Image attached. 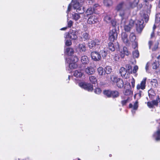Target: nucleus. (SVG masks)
<instances>
[{"label":"nucleus","instance_id":"1","mask_svg":"<svg viewBox=\"0 0 160 160\" xmlns=\"http://www.w3.org/2000/svg\"><path fill=\"white\" fill-rule=\"evenodd\" d=\"M84 0H72L71 3L68 6V10L67 11V13L71 9L72 6L75 9H76V11L79 14L82 13L83 11L82 10V5Z\"/></svg>","mask_w":160,"mask_h":160},{"label":"nucleus","instance_id":"2","mask_svg":"<svg viewBox=\"0 0 160 160\" xmlns=\"http://www.w3.org/2000/svg\"><path fill=\"white\" fill-rule=\"evenodd\" d=\"M128 9L126 4L123 2L119 3L116 8V10L119 12V15L122 18H123L124 15L125 11Z\"/></svg>","mask_w":160,"mask_h":160},{"label":"nucleus","instance_id":"3","mask_svg":"<svg viewBox=\"0 0 160 160\" xmlns=\"http://www.w3.org/2000/svg\"><path fill=\"white\" fill-rule=\"evenodd\" d=\"M88 44L90 48L95 49V50L97 49H100V41L98 39H95L89 41Z\"/></svg>","mask_w":160,"mask_h":160},{"label":"nucleus","instance_id":"4","mask_svg":"<svg viewBox=\"0 0 160 160\" xmlns=\"http://www.w3.org/2000/svg\"><path fill=\"white\" fill-rule=\"evenodd\" d=\"M100 49H96L91 52V56L92 60L95 61H99L101 59L100 54L99 53Z\"/></svg>","mask_w":160,"mask_h":160},{"label":"nucleus","instance_id":"5","mask_svg":"<svg viewBox=\"0 0 160 160\" xmlns=\"http://www.w3.org/2000/svg\"><path fill=\"white\" fill-rule=\"evenodd\" d=\"M77 32L76 31L72 30L69 32H66L64 35V37L66 38H69L75 40L77 39Z\"/></svg>","mask_w":160,"mask_h":160},{"label":"nucleus","instance_id":"6","mask_svg":"<svg viewBox=\"0 0 160 160\" xmlns=\"http://www.w3.org/2000/svg\"><path fill=\"white\" fill-rule=\"evenodd\" d=\"M118 37V33L116 29L113 28L110 31L109 33L108 39L110 42H114L116 40Z\"/></svg>","mask_w":160,"mask_h":160},{"label":"nucleus","instance_id":"7","mask_svg":"<svg viewBox=\"0 0 160 160\" xmlns=\"http://www.w3.org/2000/svg\"><path fill=\"white\" fill-rule=\"evenodd\" d=\"M79 86L88 91H91L93 90V85L90 83L82 82L79 83Z\"/></svg>","mask_w":160,"mask_h":160},{"label":"nucleus","instance_id":"8","mask_svg":"<svg viewBox=\"0 0 160 160\" xmlns=\"http://www.w3.org/2000/svg\"><path fill=\"white\" fill-rule=\"evenodd\" d=\"M115 45L112 42H110L108 44V48L109 50V52L111 51L113 52L115 51V49H119V46L118 43L117 42L115 43Z\"/></svg>","mask_w":160,"mask_h":160},{"label":"nucleus","instance_id":"9","mask_svg":"<svg viewBox=\"0 0 160 160\" xmlns=\"http://www.w3.org/2000/svg\"><path fill=\"white\" fill-rule=\"evenodd\" d=\"M143 20H141L138 21L137 23L136 24V30L138 32L141 33L142 32L144 27L143 25Z\"/></svg>","mask_w":160,"mask_h":160},{"label":"nucleus","instance_id":"10","mask_svg":"<svg viewBox=\"0 0 160 160\" xmlns=\"http://www.w3.org/2000/svg\"><path fill=\"white\" fill-rule=\"evenodd\" d=\"M119 73L122 77L125 78H127L128 76L130 74V73L126 70V68L123 67H122L120 69Z\"/></svg>","mask_w":160,"mask_h":160},{"label":"nucleus","instance_id":"11","mask_svg":"<svg viewBox=\"0 0 160 160\" xmlns=\"http://www.w3.org/2000/svg\"><path fill=\"white\" fill-rule=\"evenodd\" d=\"M98 21L97 16H91L88 19V23L89 24H92L96 23Z\"/></svg>","mask_w":160,"mask_h":160},{"label":"nucleus","instance_id":"12","mask_svg":"<svg viewBox=\"0 0 160 160\" xmlns=\"http://www.w3.org/2000/svg\"><path fill=\"white\" fill-rule=\"evenodd\" d=\"M146 79V78H143L140 84H138L137 85V89L139 90L140 89H141L142 90H143L145 89Z\"/></svg>","mask_w":160,"mask_h":160},{"label":"nucleus","instance_id":"13","mask_svg":"<svg viewBox=\"0 0 160 160\" xmlns=\"http://www.w3.org/2000/svg\"><path fill=\"white\" fill-rule=\"evenodd\" d=\"M86 73L88 75H92L95 72L94 68L91 66L88 67L85 70Z\"/></svg>","mask_w":160,"mask_h":160},{"label":"nucleus","instance_id":"14","mask_svg":"<svg viewBox=\"0 0 160 160\" xmlns=\"http://www.w3.org/2000/svg\"><path fill=\"white\" fill-rule=\"evenodd\" d=\"M128 34L124 32H123L121 34V38L123 42L126 44H128L129 40L128 39Z\"/></svg>","mask_w":160,"mask_h":160},{"label":"nucleus","instance_id":"15","mask_svg":"<svg viewBox=\"0 0 160 160\" xmlns=\"http://www.w3.org/2000/svg\"><path fill=\"white\" fill-rule=\"evenodd\" d=\"M90 38V36L88 32H83L82 33L81 38L82 41H85L88 40Z\"/></svg>","mask_w":160,"mask_h":160},{"label":"nucleus","instance_id":"16","mask_svg":"<svg viewBox=\"0 0 160 160\" xmlns=\"http://www.w3.org/2000/svg\"><path fill=\"white\" fill-rule=\"evenodd\" d=\"M78 61V58L76 56H71L69 58H66V61L67 62H77Z\"/></svg>","mask_w":160,"mask_h":160},{"label":"nucleus","instance_id":"17","mask_svg":"<svg viewBox=\"0 0 160 160\" xmlns=\"http://www.w3.org/2000/svg\"><path fill=\"white\" fill-rule=\"evenodd\" d=\"M81 61L82 64L85 65L88 64L89 62V59L86 56H82L81 58Z\"/></svg>","mask_w":160,"mask_h":160},{"label":"nucleus","instance_id":"18","mask_svg":"<svg viewBox=\"0 0 160 160\" xmlns=\"http://www.w3.org/2000/svg\"><path fill=\"white\" fill-rule=\"evenodd\" d=\"M130 53L128 51L127 48L126 47H123V50L120 52L121 57L122 58L124 57L125 55L128 56Z\"/></svg>","mask_w":160,"mask_h":160},{"label":"nucleus","instance_id":"19","mask_svg":"<svg viewBox=\"0 0 160 160\" xmlns=\"http://www.w3.org/2000/svg\"><path fill=\"white\" fill-rule=\"evenodd\" d=\"M134 21L133 20H131L129 24L128 25H125L124 26V30L127 32H129L132 28L134 24Z\"/></svg>","mask_w":160,"mask_h":160},{"label":"nucleus","instance_id":"20","mask_svg":"<svg viewBox=\"0 0 160 160\" xmlns=\"http://www.w3.org/2000/svg\"><path fill=\"white\" fill-rule=\"evenodd\" d=\"M78 49L80 52H84L86 51L87 47L85 43L79 44L78 46Z\"/></svg>","mask_w":160,"mask_h":160},{"label":"nucleus","instance_id":"21","mask_svg":"<svg viewBox=\"0 0 160 160\" xmlns=\"http://www.w3.org/2000/svg\"><path fill=\"white\" fill-rule=\"evenodd\" d=\"M153 137L156 141L160 140V128H158L157 132L154 133Z\"/></svg>","mask_w":160,"mask_h":160},{"label":"nucleus","instance_id":"22","mask_svg":"<svg viewBox=\"0 0 160 160\" xmlns=\"http://www.w3.org/2000/svg\"><path fill=\"white\" fill-rule=\"evenodd\" d=\"M83 75V73L80 70H76L74 72V76L77 78H81Z\"/></svg>","mask_w":160,"mask_h":160},{"label":"nucleus","instance_id":"23","mask_svg":"<svg viewBox=\"0 0 160 160\" xmlns=\"http://www.w3.org/2000/svg\"><path fill=\"white\" fill-rule=\"evenodd\" d=\"M94 12L97 13L95 11H94L92 8H89L87 10L85 14V16L91 15Z\"/></svg>","mask_w":160,"mask_h":160},{"label":"nucleus","instance_id":"24","mask_svg":"<svg viewBox=\"0 0 160 160\" xmlns=\"http://www.w3.org/2000/svg\"><path fill=\"white\" fill-rule=\"evenodd\" d=\"M116 83L117 86L119 88H121L123 87L124 83L123 81L121 79L119 78Z\"/></svg>","mask_w":160,"mask_h":160},{"label":"nucleus","instance_id":"25","mask_svg":"<svg viewBox=\"0 0 160 160\" xmlns=\"http://www.w3.org/2000/svg\"><path fill=\"white\" fill-rule=\"evenodd\" d=\"M65 52L68 55L71 56L73 54L74 51L73 48H66Z\"/></svg>","mask_w":160,"mask_h":160},{"label":"nucleus","instance_id":"26","mask_svg":"<svg viewBox=\"0 0 160 160\" xmlns=\"http://www.w3.org/2000/svg\"><path fill=\"white\" fill-rule=\"evenodd\" d=\"M68 64V65L69 68L70 69H73L76 68L78 66L76 63V62H67Z\"/></svg>","mask_w":160,"mask_h":160},{"label":"nucleus","instance_id":"27","mask_svg":"<svg viewBox=\"0 0 160 160\" xmlns=\"http://www.w3.org/2000/svg\"><path fill=\"white\" fill-rule=\"evenodd\" d=\"M118 78L116 76L112 75L110 76V80L109 79L108 80L110 81L113 83H116Z\"/></svg>","mask_w":160,"mask_h":160},{"label":"nucleus","instance_id":"28","mask_svg":"<svg viewBox=\"0 0 160 160\" xmlns=\"http://www.w3.org/2000/svg\"><path fill=\"white\" fill-rule=\"evenodd\" d=\"M99 53L100 54L101 56L103 58H105L107 54V52L105 50H99Z\"/></svg>","mask_w":160,"mask_h":160},{"label":"nucleus","instance_id":"29","mask_svg":"<svg viewBox=\"0 0 160 160\" xmlns=\"http://www.w3.org/2000/svg\"><path fill=\"white\" fill-rule=\"evenodd\" d=\"M148 93L149 98L151 99H153L155 95L154 91L152 89H150L148 91Z\"/></svg>","mask_w":160,"mask_h":160},{"label":"nucleus","instance_id":"30","mask_svg":"<svg viewBox=\"0 0 160 160\" xmlns=\"http://www.w3.org/2000/svg\"><path fill=\"white\" fill-rule=\"evenodd\" d=\"M153 106H158L159 102H160V98L158 96H157V97L155 100H153L152 101Z\"/></svg>","mask_w":160,"mask_h":160},{"label":"nucleus","instance_id":"31","mask_svg":"<svg viewBox=\"0 0 160 160\" xmlns=\"http://www.w3.org/2000/svg\"><path fill=\"white\" fill-rule=\"evenodd\" d=\"M104 71L105 73L109 74L112 72V69L110 66H107L105 68Z\"/></svg>","mask_w":160,"mask_h":160},{"label":"nucleus","instance_id":"32","mask_svg":"<svg viewBox=\"0 0 160 160\" xmlns=\"http://www.w3.org/2000/svg\"><path fill=\"white\" fill-rule=\"evenodd\" d=\"M104 94L108 98L111 97L112 91L110 90H104L103 91Z\"/></svg>","mask_w":160,"mask_h":160},{"label":"nucleus","instance_id":"33","mask_svg":"<svg viewBox=\"0 0 160 160\" xmlns=\"http://www.w3.org/2000/svg\"><path fill=\"white\" fill-rule=\"evenodd\" d=\"M129 39L130 41L132 42H134L136 39V37L134 33H131L129 36Z\"/></svg>","mask_w":160,"mask_h":160},{"label":"nucleus","instance_id":"34","mask_svg":"<svg viewBox=\"0 0 160 160\" xmlns=\"http://www.w3.org/2000/svg\"><path fill=\"white\" fill-rule=\"evenodd\" d=\"M139 2V0H134L133 2L130 3V7L131 8H133L134 7L136 6L137 5Z\"/></svg>","mask_w":160,"mask_h":160},{"label":"nucleus","instance_id":"35","mask_svg":"<svg viewBox=\"0 0 160 160\" xmlns=\"http://www.w3.org/2000/svg\"><path fill=\"white\" fill-rule=\"evenodd\" d=\"M119 95V93L117 91H112L111 97L113 98H116Z\"/></svg>","mask_w":160,"mask_h":160},{"label":"nucleus","instance_id":"36","mask_svg":"<svg viewBox=\"0 0 160 160\" xmlns=\"http://www.w3.org/2000/svg\"><path fill=\"white\" fill-rule=\"evenodd\" d=\"M153 0H144L145 3V5L147 6L148 9H150L151 8L152 6L150 2H152Z\"/></svg>","mask_w":160,"mask_h":160},{"label":"nucleus","instance_id":"37","mask_svg":"<svg viewBox=\"0 0 160 160\" xmlns=\"http://www.w3.org/2000/svg\"><path fill=\"white\" fill-rule=\"evenodd\" d=\"M90 81L93 84H95L97 82V79L95 76H91L89 77Z\"/></svg>","mask_w":160,"mask_h":160},{"label":"nucleus","instance_id":"38","mask_svg":"<svg viewBox=\"0 0 160 160\" xmlns=\"http://www.w3.org/2000/svg\"><path fill=\"white\" fill-rule=\"evenodd\" d=\"M98 71L99 75H102L105 74L104 69L103 70L102 67H99L98 68Z\"/></svg>","mask_w":160,"mask_h":160},{"label":"nucleus","instance_id":"39","mask_svg":"<svg viewBox=\"0 0 160 160\" xmlns=\"http://www.w3.org/2000/svg\"><path fill=\"white\" fill-rule=\"evenodd\" d=\"M151 83L153 87L156 88L158 85V81L156 79H153L151 81Z\"/></svg>","mask_w":160,"mask_h":160},{"label":"nucleus","instance_id":"40","mask_svg":"<svg viewBox=\"0 0 160 160\" xmlns=\"http://www.w3.org/2000/svg\"><path fill=\"white\" fill-rule=\"evenodd\" d=\"M72 17L74 20L77 21L80 18V16L79 14L74 13L73 14H72Z\"/></svg>","mask_w":160,"mask_h":160},{"label":"nucleus","instance_id":"41","mask_svg":"<svg viewBox=\"0 0 160 160\" xmlns=\"http://www.w3.org/2000/svg\"><path fill=\"white\" fill-rule=\"evenodd\" d=\"M124 93V95L126 96H129L132 94V92L130 89H126Z\"/></svg>","mask_w":160,"mask_h":160},{"label":"nucleus","instance_id":"42","mask_svg":"<svg viewBox=\"0 0 160 160\" xmlns=\"http://www.w3.org/2000/svg\"><path fill=\"white\" fill-rule=\"evenodd\" d=\"M159 66V62L157 61L154 62L152 64V68L154 69H156Z\"/></svg>","mask_w":160,"mask_h":160},{"label":"nucleus","instance_id":"43","mask_svg":"<svg viewBox=\"0 0 160 160\" xmlns=\"http://www.w3.org/2000/svg\"><path fill=\"white\" fill-rule=\"evenodd\" d=\"M132 55L134 58H138L139 56V53L138 50H135L132 52Z\"/></svg>","mask_w":160,"mask_h":160},{"label":"nucleus","instance_id":"44","mask_svg":"<svg viewBox=\"0 0 160 160\" xmlns=\"http://www.w3.org/2000/svg\"><path fill=\"white\" fill-rule=\"evenodd\" d=\"M130 99V98L129 97H128L126 99L122 101L121 103L122 106H123L125 105L129 101Z\"/></svg>","mask_w":160,"mask_h":160},{"label":"nucleus","instance_id":"45","mask_svg":"<svg viewBox=\"0 0 160 160\" xmlns=\"http://www.w3.org/2000/svg\"><path fill=\"white\" fill-rule=\"evenodd\" d=\"M110 22H111V24L112 25V26L113 27H114V28L116 29V28L117 27V26H118V25L117 23L115 20H112Z\"/></svg>","mask_w":160,"mask_h":160},{"label":"nucleus","instance_id":"46","mask_svg":"<svg viewBox=\"0 0 160 160\" xmlns=\"http://www.w3.org/2000/svg\"><path fill=\"white\" fill-rule=\"evenodd\" d=\"M104 3L107 6H109L112 4V2L111 0H104Z\"/></svg>","mask_w":160,"mask_h":160},{"label":"nucleus","instance_id":"47","mask_svg":"<svg viewBox=\"0 0 160 160\" xmlns=\"http://www.w3.org/2000/svg\"><path fill=\"white\" fill-rule=\"evenodd\" d=\"M104 20L107 22L109 23L111 21V18L108 16H106L105 17Z\"/></svg>","mask_w":160,"mask_h":160},{"label":"nucleus","instance_id":"48","mask_svg":"<svg viewBox=\"0 0 160 160\" xmlns=\"http://www.w3.org/2000/svg\"><path fill=\"white\" fill-rule=\"evenodd\" d=\"M160 21V13L157 14L156 15L155 22L158 23Z\"/></svg>","mask_w":160,"mask_h":160},{"label":"nucleus","instance_id":"49","mask_svg":"<svg viewBox=\"0 0 160 160\" xmlns=\"http://www.w3.org/2000/svg\"><path fill=\"white\" fill-rule=\"evenodd\" d=\"M126 70H127L128 72L130 73V72H132V67L131 66L129 65H127L126 66Z\"/></svg>","mask_w":160,"mask_h":160},{"label":"nucleus","instance_id":"50","mask_svg":"<svg viewBox=\"0 0 160 160\" xmlns=\"http://www.w3.org/2000/svg\"><path fill=\"white\" fill-rule=\"evenodd\" d=\"M138 101H137L134 103V104L133 106V110H136L137 109V108L138 107Z\"/></svg>","mask_w":160,"mask_h":160},{"label":"nucleus","instance_id":"51","mask_svg":"<svg viewBox=\"0 0 160 160\" xmlns=\"http://www.w3.org/2000/svg\"><path fill=\"white\" fill-rule=\"evenodd\" d=\"M101 90L99 88H96L94 91V92L97 94H99L101 93Z\"/></svg>","mask_w":160,"mask_h":160},{"label":"nucleus","instance_id":"52","mask_svg":"<svg viewBox=\"0 0 160 160\" xmlns=\"http://www.w3.org/2000/svg\"><path fill=\"white\" fill-rule=\"evenodd\" d=\"M72 42L71 40H66L65 42V45L67 46H70L72 44Z\"/></svg>","mask_w":160,"mask_h":160},{"label":"nucleus","instance_id":"53","mask_svg":"<svg viewBox=\"0 0 160 160\" xmlns=\"http://www.w3.org/2000/svg\"><path fill=\"white\" fill-rule=\"evenodd\" d=\"M147 105L150 108H153V105L152 103V102H148L147 103Z\"/></svg>","mask_w":160,"mask_h":160},{"label":"nucleus","instance_id":"54","mask_svg":"<svg viewBox=\"0 0 160 160\" xmlns=\"http://www.w3.org/2000/svg\"><path fill=\"white\" fill-rule=\"evenodd\" d=\"M138 69V67L137 66H134L132 70L133 72L134 73H136L137 72Z\"/></svg>","mask_w":160,"mask_h":160},{"label":"nucleus","instance_id":"55","mask_svg":"<svg viewBox=\"0 0 160 160\" xmlns=\"http://www.w3.org/2000/svg\"><path fill=\"white\" fill-rule=\"evenodd\" d=\"M73 22L71 20L69 21L68 22V26L69 28H70L72 25Z\"/></svg>","mask_w":160,"mask_h":160},{"label":"nucleus","instance_id":"56","mask_svg":"<svg viewBox=\"0 0 160 160\" xmlns=\"http://www.w3.org/2000/svg\"><path fill=\"white\" fill-rule=\"evenodd\" d=\"M158 48V44L156 43L154 44V47L152 48V51H155Z\"/></svg>","mask_w":160,"mask_h":160},{"label":"nucleus","instance_id":"57","mask_svg":"<svg viewBox=\"0 0 160 160\" xmlns=\"http://www.w3.org/2000/svg\"><path fill=\"white\" fill-rule=\"evenodd\" d=\"M119 57L118 54H116L114 57V60L115 61H118L119 60Z\"/></svg>","mask_w":160,"mask_h":160},{"label":"nucleus","instance_id":"58","mask_svg":"<svg viewBox=\"0 0 160 160\" xmlns=\"http://www.w3.org/2000/svg\"><path fill=\"white\" fill-rule=\"evenodd\" d=\"M131 83L132 84V88H134L135 86V80L133 78L131 80Z\"/></svg>","mask_w":160,"mask_h":160},{"label":"nucleus","instance_id":"59","mask_svg":"<svg viewBox=\"0 0 160 160\" xmlns=\"http://www.w3.org/2000/svg\"><path fill=\"white\" fill-rule=\"evenodd\" d=\"M98 6L99 5L98 4H96L93 5V8H92L93 9L94 11H96V8L98 7Z\"/></svg>","mask_w":160,"mask_h":160},{"label":"nucleus","instance_id":"60","mask_svg":"<svg viewBox=\"0 0 160 160\" xmlns=\"http://www.w3.org/2000/svg\"><path fill=\"white\" fill-rule=\"evenodd\" d=\"M155 36L154 31H152V32L150 35V38H153Z\"/></svg>","mask_w":160,"mask_h":160},{"label":"nucleus","instance_id":"61","mask_svg":"<svg viewBox=\"0 0 160 160\" xmlns=\"http://www.w3.org/2000/svg\"><path fill=\"white\" fill-rule=\"evenodd\" d=\"M149 65H148V63H147L146 65V67H145V69H146V71L147 72H148V67H149Z\"/></svg>","mask_w":160,"mask_h":160},{"label":"nucleus","instance_id":"62","mask_svg":"<svg viewBox=\"0 0 160 160\" xmlns=\"http://www.w3.org/2000/svg\"><path fill=\"white\" fill-rule=\"evenodd\" d=\"M152 43H153V42L152 41H149L148 45H149V49H150L151 46L152 45Z\"/></svg>","mask_w":160,"mask_h":160},{"label":"nucleus","instance_id":"63","mask_svg":"<svg viewBox=\"0 0 160 160\" xmlns=\"http://www.w3.org/2000/svg\"><path fill=\"white\" fill-rule=\"evenodd\" d=\"M156 27L155 25L154 24L153 26V28H152V31H154L156 29Z\"/></svg>","mask_w":160,"mask_h":160},{"label":"nucleus","instance_id":"64","mask_svg":"<svg viewBox=\"0 0 160 160\" xmlns=\"http://www.w3.org/2000/svg\"><path fill=\"white\" fill-rule=\"evenodd\" d=\"M145 21L146 22H147L148 20V18H144Z\"/></svg>","mask_w":160,"mask_h":160}]
</instances>
